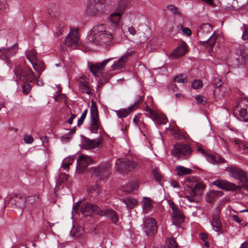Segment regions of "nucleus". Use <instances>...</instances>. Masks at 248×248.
<instances>
[{
    "label": "nucleus",
    "mask_w": 248,
    "mask_h": 248,
    "mask_svg": "<svg viewBox=\"0 0 248 248\" xmlns=\"http://www.w3.org/2000/svg\"><path fill=\"white\" fill-rule=\"evenodd\" d=\"M121 15L119 13H112L109 18V29L112 32L109 34L101 33L99 34L96 39L93 41H87L88 44L106 46L108 45L112 39L119 40L121 38L122 30L121 28Z\"/></svg>",
    "instance_id": "obj_1"
},
{
    "label": "nucleus",
    "mask_w": 248,
    "mask_h": 248,
    "mask_svg": "<svg viewBox=\"0 0 248 248\" xmlns=\"http://www.w3.org/2000/svg\"><path fill=\"white\" fill-rule=\"evenodd\" d=\"M14 73L16 76V80H26L31 83H35L38 86L43 85V81L40 80V76L36 77L33 71L29 67L18 65L14 69Z\"/></svg>",
    "instance_id": "obj_2"
},
{
    "label": "nucleus",
    "mask_w": 248,
    "mask_h": 248,
    "mask_svg": "<svg viewBox=\"0 0 248 248\" xmlns=\"http://www.w3.org/2000/svg\"><path fill=\"white\" fill-rule=\"evenodd\" d=\"M188 183L185 191V197L191 202H197L205 188V186L200 182L191 184V181H188Z\"/></svg>",
    "instance_id": "obj_3"
},
{
    "label": "nucleus",
    "mask_w": 248,
    "mask_h": 248,
    "mask_svg": "<svg viewBox=\"0 0 248 248\" xmlns=\"http://www.w3.org/2000/svg\"><path fill=\"white\" fill-rule=\"evenodd\" d=\"M116 170L121 174L125 175L128 172L134 171L140 168V164L127 158L119 159L116 161Z\"/></svg>",
    "instance_id": "obj_4"
},
{
    "label": "nucleus",
    "mask_w": 248,
    "mask_h": 248,
    "mask_svg": "<svg viewBox=\"0 0 248 248\" xmlns=\"http://www.w3.org/2000/svg\"><path fill=\"white\" fill-rule=\"evenodd\" d=\"M89 171L92 176L95 177L97 180L108 178L111 173L110 166L108 163L92 167L90 168Z\"/></svg>",
    "instance_id": "obj_5"
},
{
    "label": "nucleus",
    "mask_w": 248,
    "mask_h": 248,
    "mask_svg": "<svg viewBox=\"0 0 248 248\" xmlns=\"http://www.w3.org/2000/svg\"><path fill=\"white\" fill-rule=\"evenodd\" d=\"M192 150L187 144H176L171 150V155L177 159L183 160L188 159L191 154Z\"/></svg>",
    "instance_id": "obj_6"
},
{
    "label": "nucleus",
    "mask_w": 248,
    "mask_h": 248,
    "mask_svg": "<svg viewBox=\"0 0 248 248\" xmlns=\"http://www.w3.org/2000/svg\"><path fill=\"white\" fill-rule=\"evenodd\" d=\"M26 55L34 69L41 75L44 70L45 63L38 58L37 52L34 49L29 50L26 52Z\"/></svg>",
    "instance_id": "obj_7"
},
{
    "label": "nucleus",
    "mask_w": 248,
    "mask_h": 248,
    "mask_svg": "<svg viewBox=\"0 0 248 248\" xmlns=\"http://www.w3.org/2000/svg\"><path fill=\"white\" fill-rule=\"evenodd\" d=\"M91 123L90 130L92 133H96L101 126L99 118L98 111L95 103L92 102L90 108Z\"/></svg>",
    "instance_id": "obj_8"
},
{
    "label": "nucleus",
    "mask_w": 248,
    "mask_h": 248,
    "mask_svg": "<svg viewBox=\"0 0 248 248\" xmlns=\"http://www.w3.org/2000/svg\"><path fill=\"white\" fill-rule=\"evenodd\" d=\"M168 202L172 211L171 216L173 224L176 226L182 224L185 220L184 214L172 201H169Z\"/></svg>",
    "instance_id": "obj_9"
},
{
    "label": "nucleus",
    "mask_w": 248,
    "mask_h": 248,
    "mask_svg": "<svg viewBox=\"0 0 248 248\" xmlns=\"http://www.w3.org/2000/svg\"><path fill=\"white\" fill-rule=\"evenodd\" d=\"M125 28V30H126L125 32H129V39L133 43L141 44L147 40V37L145 36L143 33L137 32L133 26H126Z\"/></svg>",
    "instance_id": "obj_10"
},
{
    "label": "nucleus",
    "mask_w": 248,
    "mask_h": 248,
    "mask_svg": "<svg viewBox=\"0 0 248 248\" xmlns=\"http://www.w3.org/2000/svg\"><path fill=\"white\" fill-rule=\"evenodd\" d=\"M106 0H90L87 11L90 15H94L101 13L105 7Z\"/></svg>",
    "instance_id": "obj_11"
},
{
    "label": "nucleus",
    "mask_w": 248,
    "mask_h": 248,
    "mask_svg": "<svg viewBox=\"0 0 248 248\" xmlns=\"http://www.w3.org/2000/svg\"><path fill=\"white\" fill-rule=\"evenodd\" d=\"M100 207L93 204L87 202L82 204L81 208V213L85 217H91L93 213L98 215Z\"/></svg>",
    "instance_id": "obj_12"
},
{
    "label": "nucleus",
    "mask_w": 248,
    "mask_h": 248,
    "mask_svg": "<svg viewBox=\"0 0 248 248\" xmlns=\"http://www.w3.org/2000/svg\"><path fill=\"white\" fill-rule=\"evenodd\" d=\"M211 224L215 231L218 233H223L222 223L220 220V210L218 208H217L213 214Z\"/></svg>",
    "instance_id": "obj_13"
},
{
    "label": "nucleus",
    "mask_w": 248,
    "mask_h": 248,
    "mask_svg": "<svg viewBox=\"0 0 248 248\" xmlns=\"http://www.w3.org/2000/svg\"><path fill=\"white\" fill-rule=\"evenodd\" d=\"M78 29H70L67 36L64 40V45L69 47L73 46L78 47Z\"/></svg>",
    "instance_id": "obj_14"
},
{
    "label": "nucleus",
    "mask_w": 248,
    "mask_h": 248,
    "mask_svg": "<svg viewBox=\"0 0 248 248\" xmlns=\"http://www.w3.org/2000/svg\"><path fill=\"white\" fill-rule=\"evenodd\" d=\"M25 198L21 194L14 193L10 196L8 203L12 206L22 208L25 204Z\"/></svg>",
    "instance_id": "obj_15"
},
{
    "label": "nucleus",
    "mask_w": 248,
    "mask_h": 248,
    "mask_svg": "<svg viewBox=\"0 0 248 248\" xmlns=\"http://www.w3.org/2000/svg\"><path fill=\"white\" fill-rule=\"evenodd\" d=\"M113 58H110L104 60L101 62L91 65L89 67L90 70L94 76L99 77L102 74L105 66Z\"/></svg>",
    "instance_id": "obj_16"
},
{
    "label": "nucleus",
    "mask_w": 248,
    "mask_h": 248,
    "mask_svg": "<svg viewBox=\"0 0 248 248\" xmlns=\"http://www.w3.org/2000/svg\"><path fill=\"white\" fill-rule=\"evenodd\" d=\"M144 231L147 235H152L156 232L157 225L155 218H150L145 220Z\"/></svg>",
    "instance_id": "obj_17"
},
{
    "label": "nucleus",
    "mask_w": 248,
    "mask_h": 248,
    "mask_svg": "<svg viewBox=\"0 0 248 248\" xmlns=\"http://www.w3.org/2000/svg\"><path fill=\"white\" fill-rule=\"evenodd\" d=\"M99 216H105L111 220L113 223H116L119 220L117 213L111 209H102L100 207L99 212H98Z\"/></svg>",
    "instance_id": "obj_18"
},
{
    "label": "nucleus",
    "mask_w": 248,
    "mask_h": 248,
    "mask_svg": "<svg viewBox=\"0 0 248 248\" xmlns=\"http://www.w3.org/2000/svg\"><path fill=\"white\" fill-rule=\"evenodd\" d=\"M17 52L16 45L14 44L11 47L0 49V59L8 61L10 58Z\"/></svg>",
    "instance_id": "obj_19"
},
{
    "label": "nucleus",
    "mask_w": 248,
    "mask_h": 248,
    "mask_svg": "<svg viewBox=\"0 0 248 248\" xmlns=\"http://www.w3.org/2000/svg\"><path fill=\"white\" fill-rule=\"evenodd\" d=\"M226 171L228 172L230 177L239 181L246 176V174L244 170L236 167H229L226 169Z\"/></svg>",
    "instance_id": "obj_20"
},
{
    "label": "nucleus",
    "mask_w": 248,
    "mask_h": 248,
    "mask_svg": "<svg viewBox=\"0 0 248 248\" xmlns=\"http://www.w3.org/2000/svg\"><path fill=\"white\" fill-rule=\"evenodd\" d=\"M82 143L84 148L92 149L99 147L102 144V140L100 138L97 139L90 140L89 138L83 137Z\"/></svg>",
    "instance_id": "obj_21"
},
{
    "label": "nucleus",
    "mask_w": 248,
    "mask_h": 248,
    "mask_svg": "<svg viewBox=\"0 0 248 248\" xmlns=\"http://www.w3.org/2000/svg\"><path fill=\"white\" fill-rule=\"evenodd\" d=\"M106 32L104 24L98 25L94 26L91 31V33L87 36V41H93V39L97 38L98 35Z\"/></svg>",
    "instance_id": "obj_22"
},
{
    "label": "nucleus",
    "mask_w": 248,
    "mask_h": 248,
    "mask_svg": "<svg viewBox=\"0 0 248 248\" xmlns=\"http://www.w3.org/2000/svg\"><path fill=\"white\" fill-rule=\"evenodd\" d=\"M229 91L230 89H227L224 86L215 89L213 93L214 100L222 102L223 99L228 95Z\"/></svg>",
    "instance_id": "obj_23"
},
{
    "label": "nucleus",
    "mask_w": 248,
    "mask_h": 248,
    "mask_svg": "<svg viewBox=\"0 0 248 248\" xmlns=\"http://www.w3.org/2000/svg\"><path fill=\"white\" fill-rule=\"evenodd\" d=\"M245 105L248 106V100L247 99H244L239 102L235 111L237 110L242 120L247 122L248 121V112L247 108L243 107Z\"/></svg>",
    "instance_id": "obj_24"
},
{
    "label": "nucleus",
    "mask_w": 248,
    "mask_h": 248,
    "mask_svg": "<svg viewBox=\"0 0 248 248\" xmlns=\"http://www.w3.org/2000/svg\"><path fill=\"white\" fill-rule=\"evenodd\" d=\"M137 97V101L135 102L133 106L129 107L127 109H121L118 110H115V112L119 118L126 117L132 112L134 107L138 105L139 103L142 100V97L138 95Z\"/></svg>",
    "instance_id": "obj_25"
},
{
    "label": "nucleus",
    "mask_w": 248,
    "mask_h": 248,
    "mask_svg": "<svg viewBox=\"0 0 248 248\" xmlns=\"http://www.w3.org/2000/svg\"><path fill=\"white\" fill-rule=\"evenodd\" d=\"M92 159L87 155H81L77 160V169L81 171L82 169L86 168L88 165L92 163Z\"/></svg>",
    "instance_id": "obj_26"
},
{
    "label": "nucleus",
    "mask_w": 248,
    "mask_h": 248,
    "mask_svg": "<svg viewBox=\"0 0 248 248\" xmlns=\"http://www.w3.org/2000/svg\"><path fill=\"white\" fill-rule=\"evenodd\" d=\"M52 30L57 36H60L66 30L67 31V29L66 28L64 23H61L60 21L55 20L53 23Z\"/></svg>",
    "instance_id": "obj_27"
},
{
    "label": "nucleus",
    "mask_w": 248,
    "mask_h": 248,
    "mask_svg": "<svg viewBox=\"0 0 248 248\" xmlns=\"http://www.w3.org/2000/svg\"><path fill=\"white\" fill-rule=\"evenodd\" d=\"M223 192L220 190H212L205 195V200L208 203H213L219 197H221Z\"/></svg>",
    "instance_id": "obj_28"
},
{
    "label": "nucleus",
    "mask_w": 248,
    "mask_h": 248,
    "mask_svg": "<svg viewBox=\"0 0 248 248\" xmlns=\"http://www.w3.org/2000/svg\"><path fill=\"white\" fill-rule=\"evenodd\" d=\"M217 38V34L214 33L207 41H200V43L204 47H207L208 52H210L212 51L213 47L215 46Z\"/></svg>",
    "instance_id": "obj_29"
},
{
    "label": "nucleus",
    "mask_w": 248,
    "mask_h": 248,
    "mask_svg": "<svg viewBox=\"0 0 248 248\" xmlns=\"http://www.w3.org/2000/svg\"><path fill=\"white\" fill-rule=\"evenodd\" d=\"M187 51L186 44L183 42L179 46L170 54L172 58H178L184 55Z\"/></svg>",
    "instance_id": "obj_30"
},
{
    "label": "nucleus",
    "mask_w": 248,
    "mask_h": 248,
    "mask_svg": "<svg viewBox=\"0 0 248 248\" xmlns=\"http://www.w3.org/2000/svg\"><path fill=\"white\" fill-rule=\"evenodd\" d=\"M207 161L214 165L222 164L226 162L225 159L220 155L216 156L210 154H206L205 155Z\"/></svg>",
    "instance_id": "obj_31"
},
{
    "label": "nucleus",
    "mask_w": 248,
    "mask_h": 248,
    "mask_svg": "<svg viewBox=\"0 0 248 248\" xmlns=\"http://www.w3.org/2000/svg\"><path fill=\"white\" fill-rule=\"evenodd\" d=\"M125 56H122L117 61H115L114 63L111 66V70H120L124 68L127 60Z\"/></svg>",
    "instance_id": "obj_32"
},
{
    "label": "nucleus",
    "mask_w": 248,
    "mask_h": 248,
    "mask_svg": "<svg viewBox=\"0 0 248 248\" xmlns=\"http://www.w3.org/2000/svg\"><path fill=\"white\" fill-rule=\"evenodd\" d=\"M212 31V26L210 24L204 23L202 24L197 29L198 36L202 35L204 33H210Z\"/></svg>",
    "instance_id": "obj_33"
},
{
    "label": "nucleus",
    "mask_w": 248,
    "mask_h": 248,
    "mask_svg": "<svg viewBox=\"0 0 248 248\" xmlns=\"http://www.w3.org/2000/svg\"><path fill=\"white\" fill-rule=\"evenodd\" d=\"M138 187V184L137 182H129L123 186L122 187V190L123 191L128 194L137 189Z\"/></svg>",
    "instance_id": "obj_34"
},
{
    "label": "nucleus",
    "mask_w": 248,
    "mask_h": 248,
    "mask_svg": "<svg viewBox=\"0 0 248 248\" xmlns=\"http://www.w3.org/2000/svg\"><path fill=\"white\" fill-rule=\"evenodd\" d=\"M122 201L126 205V207L129 210L133 209L138 203V201L133 198L123 199Z\"/></svg>",
    "instance_id": "obj_35"
},
{
    "label": "nucleus",
    "mask_w": 248,
    "mask_h": 248,
    "mask_svg": "<svg viewBox=\"0 0 248 248\" xmlns=\"http://www.w3.org/2000/svg\"><path fill=\"white\" fill-rule=\"evenodd\" d=\"M175 170L179 176H184L186 174H190L192 171L191 169L182 166H176Z\"/></svg>",
    "instance_id": "obj_36"
},
{
    "label": "nucleus",
    "mask_w": 248,
    "mask_h": 248,
    "mask_svg": "<svg viewBox=\"0 0 248 248\" xmlns=\"http://www.w3.org/2000/svg\"><path fill=\"white\" fill-rule=\"evenodd\" d=\"M48 13L52 17H57L59 15V10L58 5L51 4L48 8Z\"/></svg>",
    "instance_id": "obj_37"
},
{
    "label": "nucleus",
    "mask_w": 248,
    "mask_h": 248,
    "mask_svg": "<svg viewBox=\"0 0 248 248\" xmlns=\"http://www.w3.org/2000/svg\"><path fill=\"white\" fill-rule=\"evenodd\" d=\"M78 86L80 90L82 92L86 93L88 94H91V92L90 89L86 82L83 81L82 80H81L78 82Z\"/></svg>",
    "instance_id": "obj_38"
},
{
    "label": "nucleus",
    "mask_w": 248,
    "mask_h": 248,
    "mask_svg": "<svg viewBox=\"0 0 248 248\" xmlns=\"http://www.w3.org/2000/svg\"><path fill=\"white\" fill-rule=\"evenodd\" d=\"M224 190L226 191H236L240 190V187L238 186L235 185L234 183H230L227 181H226Z\"/></svg>",
    "instance_id": "obj_39"
},
{
    "label": "nucleus",
    "mask_w": 248,
    "mask_h": 248,
    "mask_svg": "<svg viewBox=\"0 0 248 248\" xmlns=\"http://www.w3.org/2000/svg\"><path fill=\"white\" fill-rule=\"evenodd\" d=\"M239 185L238 186L240 187V190L241 188H243L245 190H248V179L247 178V175L246 176L243 177V178L241 179L239 181Z\"/></svg>",
    "instance_id": "obj_40"
},
{
    "label": "nucleus",
    "mask_w": 248,
    "mask_h": 248,
    "mask_svg": "<svg viewBox=\"0 0 248 248\" xmlns=\"http://www.w3.org/2000/svg\"><path fill=\"white\" fill-rule=\"evenodd\" d=\"M40 201L39 196L37 195L29 196L28 197L27 200V203H30L31 204H33L35 203H39Z\"/></svg>",
    "instance_id": "obj_41"
},
{
    "label": "nucleus",
    "mask_w": 248,
    "mask_h": 248,
    "mask_svg": "<svg viewBox=\"0 0 248 248\" xmlns=\"http://www.w3.org/2000/svg\"><path fill=\"white\" fill-rule=\"evenodd\" d=\"M164 248H178V245L174 238L168 240Z\"/></svg>",
    "instance_id": "obj_42"
},
{
    "label": "nucleus",
    "mask_w": 248,
    "mask_h": 248,
    "mask_svg": "<svg viewBox=\"0 0 248 248\" xmlns=\"http://www.w3.org/2000/svg\"><path fill=\"white\" fill-rule=\"evenodd\" d=\"M173 81L178 83H184L187 81V77L184 75H180L174 77Z\"/></svg>",
    "instance_id": "obj_43"
},
{
    "label": "nucleus",
    "mask_w": 248,
    "mask_h": 248,
    "mask_svg": "<svg viewBox=\"0 0 248 248\" xmlns=\"http://www.w3.org/2000/svg\"><path fill=\"white\" fill-rule=\"evenodd\" d=\"M74 161V157H69L65 158L62 163V167L64 169H66L70 165H71Z\"/></svg>",
    "instance_id": "obj_44"
},
{
    "label": "nucleus",
    "mask_w": 248,
    "mask_h": 248,
    "mask_svg": "<svg viewBox=\"0 0 248 248\" xmlns=\"http://www.w3.org/2000/svg\"><path fill=\"white\" fill-rule=\"evenodd\" d=\"M28 82V81L26 80V82H24L22 86L23 92L25 94H28L29 93L31 89V86Z\"/></svg>",
    "instance_id": "obj_45"
},
{
    "label": "nucleus",
    "mask_w": 248,
    "mask_h": 248,
    "mask_svg": "<svg viewBox=\"0 0 248 248\" xmlns=\"http://www.w3.org/2000/svg\"><path fill=\"white\" fill-rule=\"evenodd\" d=\"M226 182V180H217L213 183V184L220 189H224Z\"/></svg>",
    "instance_id": "obj_46"
},
{
    "label": "nucleus",
    "mask_w": 248,
    "mask_h": 248,
    "mask_svg": "<svg viewBox=\"0 0 248 248\" xmlns=\"http://www.w3.org/2000/svg\"><path fill=\"white\" fill-rule=\"evenodd\" d=\"M155 118L156 122L160 124H165L167 123V118L165 116H162L158 114L155 115Z\"/></svg>",
    "instance_id": "obj_47"
},
{
    "label": "nucleus",
    "mask_w": 248,
    "mask_h": 248,
    "mask_svg": "<svg viewBox=\"0 0 248 248\" xmlns=\"http://www.w3.org/2000/svg\"><path fill=\"white\" fill-rule=\"evenodd\" d=\"M213 84L215 86V89L218 88L221 86L223 82L221 79L217 77H215L212 80Z\"/></svg>",
    "instance_id": "obj_48"
},
{
    "label": "nucleus",
    "mask_w": 248,
    "mask_h": 248,
    "mask_svg": "<svg viewBox=\"0 0 248 248\" xmlns=\"http://www.w3.org/2000/svg\"><path fill=\"white\" fill-rule=\"evenodd\" d=\"M167 8L168 10H169L172 14L174 15H180L181 13L179 12L177 8L173 5H169L167 7Z\"/></svg>",
    "instance_id": "obj_49"
},
{
    "label": "nucleus",
    "mask_w": 248,
    "mask_h": 248,
    "mask_svg": "<svg viewBox=\"0 0 248 248\" xmlns=\"http://www.w3.org/2000/svg\"><path fill=\"white\" fill-rule=\"evenodd\" d=\"M87 113H88V110L87 109H85L84 110V111L83 112L80 119H79L78 121L77 125L78 127L80 126L83 123V122L86 117Z\"/></svg>",
    "instance_id": "obj_50"
},
{
    "label": "nucleus",
    "mask_w": 248,
    "mask_h": 248,
    "mask_svg": "<svg viewBox=\"0 0 248 248\" xmlns=\"http://www.w3.org/2000/svg\"><path fill=\"white\" fill-rule=\"evenodd\" d=\"M202 83L200 80H195L191 83L192 87L194 89H199L202 87Z\"/></svg>",
    "instance_id": "obj_51"
},
{
    "label": "nucleus",
    "mask_w": 248,
    "mask_h": 248,
    "mask_svg": "<svg viewBox=\"0 0 248 248\" xmlns=\"http://www.w3.org/2000/svg\"><path fill=\"white\" fill-rule=\"evenodd\" d=\"M154 178L157 182H160L163 178L162 175L157 171V170L154 169L152 171Z\"/></svg>",
    "instance_id": "obj_52"
},
{
    "label": "nucleus",
    "mask_w": 248,
    "mask_h": 248,
    "mask_svg": "<svg viewBox=\"0 0 248 248\" xmlns=\"http://www.w3.org/2000/svg\"><path fill=\"white\" fill-rule=\"evenodd\" d=\"M7 3L6 0H0V12L5 13L7 12Z\"/></svg>",
    "instance_id": "obj_53"
},
{
    "label": "nucleus",
    "mask_w": 248,
    "mask_h": 248,
    "mask_svg": "<svg viewBox=\"0 0 248 248\" xmlns=\"http://www.w3.org/2000/svg\"><path fill=\"white\" fill-rule=\"evenodd\" d=\"M152 207V202L151 200L148 199L146 200L143 203V210L145 211V212H147L148 210L150 209Z\"/></svg>",
    "instance_id": "obj_54"
},
{
    "label": "nucleus",
    "mask_w": 248,
    "mask_h": 248,
    "mask_svg": "<svg viewBox=\"0 0 248 248\" xmlns=\"http://www.w3.org/2000/svg\"><path fill=\"white\" fill-rule=\"evenodd\" d=\"M195 99L197 100V101L202 105H204L206 102V99L205 97L198 95L195 96Z\"/></svg>",
    "instance_id": "obj_55"
},
{
    "label": "nucleus",
    "mask_w": 248,
    "mask_h": 248,
    "mask_svg": "<svg viewBox=\"0 0 248 248\" xmlns=\"http://www.w3.org/2000/svg\"><path fill=\"white\" fill-rule=\"evenodd\" d=\"M33 138L31 136L25 135L24 137V140L25 142L28 144H30L33 142Z\"/></svg>",
    "instance_id": "obj_56"
},
{
    "label": "nucleus",
    "mask_w": 248,
    "mask_h": 248,
    "mask_svg": "<svg viewBox=\"0 0 248 248\" xmlns=\"http://www.w3.org/2000/svg\"><path fill=\"white\" fill-rule=\"evenodd\" d=\"M181 28L184 34H186V35H190L191 34V31L189 28L184 27L183 26H181Z\"/></svg>",
    "instance_id": "obj_57"
},
{
    "label": "nucleus",
    "mask_w": 248,
    "mask_h": 248,
    "mask_svg": "<svg viewBox=\"0 0 248 248\" xmlns=\"http://www.w3.org/2000/svg\"><path fill=\"white\" fill-rule=\"evenodd\" d=\"M134 53L135 52L134 51L128 50L126 52V53L124 54L122 56H125V58H126V59L127 60V61L129 58L132 56L133 55V54H134Z\"/></svg>",
    "instance_id": "obj_58"
},
{
    "label": "nucleus",
    "mask_w": 248,
    "mask_h": 248,
    "mask_svg": "<svg viewBox=\"0 0 248 248\" xmlns=\"http://www.w3.org/2000/svg\"><path fill=\"white\" fill-rule=\"evenodd\" d=\"M81 203V202H78L73 204V211H72V214L74 213V212L76 213L78 211V207L80 205V204Z\"/></svg>",
    "instance_id": "obj_59"
},
{
    "label": "nucleus",
    "mask_w": 248,
    "mask_h": 248,
    "mask_svg": "<svg viewBox=\"0 0 248 248\" xmlns=\"http://www.w3.org/2000/svg\"><path fill=\"white\" fill-rule=\"evenodd\" d=\"M76 115L72 114L70 118H69L67 121V123L69 124H71L73 123V120L76 118Z\"/></svg>",
    "instance_id": "obj_60"
},
{
    "label": "nucleus",
    "mask_w": 248,
    "mask_h": 248,
    "mask_svg": "<svg viewBox=\"0 0 248 248\" xmlns=\"http://www.w3.org/2000/svg\"><path fill=\"white\" fill-rule=\"evenodd\" d=\"M232 217L235 222L239 223L240 224H241V220L239 219V217L237 215H233L232 216Z\"/></svg>",
    "instance_id": "obj_61"
},
{
    "label": "nucleus",
    "mask_w": 248,
    "mask_h": 248,
    "mask_svg": "<svg viewBox=\"0 0 248 248\" xmlns=\"http://www.w3.org/2000/svg\"><path fill=\"white\" fill-rule=\"evenodd\" d=\"M170 185H171V186L174 188H177L179 186L178 182L175 180H172L171 181Z\"/></svg>",
    "instance_id": "obj_62"
},
{
    "label": "nucleus",
    "mask_w": 248,
    "mask_h": 248,
    "mask_svg": "<svg viewBox=\"0 0 248 248\" xmlns=\"http://www.w3.org/2000/svg\"><path fill=\"white\" fill-rule=\"evenodd\" d=\"M99 186L98 185H95L94 187H93V193L95 194H98L99 193Z\"/></svg>",
    "instance_id": "obj_63"
},
{
    "label": "nucleus",
    "mask_w": 248,
    "mask_h": 248,
    "mask_svg": "<svg viewBox=\"0 0 248 248\" xmlns=\"http://www.w3.org/2000/svg\"><path fill=\"white\" fill-rule=\"evenodd\" d=\"M242 38L243 40H248V31H245L242 35Z\"/></svg>",
    "instance_id": "obj_64"
}]
</instances>
